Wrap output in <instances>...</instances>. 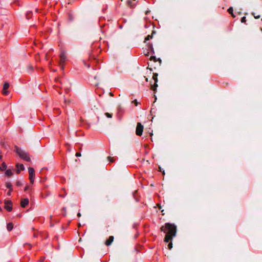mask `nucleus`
I'll return each instance as SVG.
<instances>
[{
    "mask_svg": "<svg viewBox=\"0 0 262 262\" xmlns=\"http://www.w3.org/2000/svg\"><path fill=\"white\" fill-rule=\"evenodd\" d=\"M160 231L166 233L164 241L165 243H168L176 236L177 226L174 224L167 223L164 226L161 227Z\"/></svg>",
    "mask_w": 262,
    "mask_h": 262,
    "instance_id": "obj_1",
    "label": "nucleus"
},
{
    "mask_svg": "<svg viewBox=\"0 0 262 262\" xmlns=\"http://www.w3.org/2000/svg\"><path fill=\"white\" fill-rule=\"evenodd\" d=\"M15 148L16 152L20 157V158L23 159L24 160L27 162H30L31 161L30 156L27 152L21 149L16 146L15 147Z\"/></svg>",
    "mask_w": 262,
    "mask_h": 262,
    "instance_id": "obj_2",
    "label": "nucleus"
},
{
    "mask_svg": "<svg viewBox=\"0 0 262 262\" xmlns=\"http://www.w3.org/2000/svg\"><path fill=\"white\" fill-rule=\"evenodd\" d=\"M66 59L67 58L64 52H62L60 55V61L59 62V65L62 70L64 68V62L66 61Z\"/></svg>",
    "mask_w": 262,
    "mask_h": 262,
    "instance_id": "obj_3",
    "label": "nucleus"
},
{
    "mask_svg": "<svg viewBox=\"0 0 262 262\" xmlns=\"http://www.w3.org/2000/svg\"><path fill=\"white\" fill-rule=\"evenodd\" d=\"M143 125L141 124V123H137L136 129V134L137 136H141L142 135V133L143 131Z\"/></svg>",
    "mask_w": 262,
    "mask_h": 262,
    "instance_id": "obj_4",
    "label": "nucleus"
},
{
    "mask_svg": "<svg viewBox=\"0 0 262 262\" xmlns=\"http://www.w3.org/2000/svg\"><path fill=\"white\" fill-rule=\"evenodd\" d=\"M28 172L29 174V180L31 183L32 184L34 183V180L35 177L34 169L32 167H29L28 168Z\"/></svg>",
    "mask_w": 262,
    "mask_h": 262,
    "instance_id": "obj_5",
    "label": "nucleus"
},
{
    "mask_svg": "<svg viewBox=\"0 0 262 262\" xmlns=\"http://www.w3.org/2000/svg\"><path fill=\"white\" fill-rule=\"evenodd\" d=\"M158 74L156 73L153 74L152 79L155 81V84L154 85H151L150 86V89L154 91L156 90V89L158 86L157 82H158Z\"/></svg>",
    "mask_w": 262,
    "mask_h": 262,
    "instance_id": "obj_6",
    "label": "nucleus"
},
{
    "mask_svg": "<svg viewBox=\"0 0 262 262\" xmlns=\"http://www.w3.org/2000/svg\"><path fill=\"white\" fill-rule=\"evenodd\" d=\"M4 208L9 212L12 210V203L11 201L7 200L5 201Z\"/></svg>",
    "mask_w": 262,
    "mask_h": 262,
    "instance_id": "obj_7",
    "label": "nucleus"
},
{
    "mask_svg": "<svg viewBox=\"0 0 262 262\" xmlns=\"http://www.w3.org/2000/svg\"><path fill=\"white\" fill-rule=\"evenodd\" d=\"M9 87V84L8 82H5L3 85V89L2 93L4 95H7L8 94V89Z\"/></svg>",
    "mask_w": 262,
    "mask_h": 262,
    "instance_id": "obj_8",
    "label": "nucleus"
},
{
    "mask_svg": "<svg viewBox=\"0 0 262 262\" xmlns=\"http://www.w3.org/2000/svg\"><path fill=\"white\" fill-rule=\"evenodd\" d=\"M29 204V200L28 199H23L20 202V206L23 208H25Z\"/></svg>",
    "mask_w": 262,
    "mask_h": 262,
    "instance_id": "obj_9",
    "label": "nucleus"
},
{
    "mask_svg": "<svg viewBox=\"0 0 262 262\" xmlns=\"http://www.w3.org/2000/svg\"><path fill=\"white\" fill-rule=\"evenodd\" d=\"M114 236H110L105 241V244L107 246H110L114 241Z\"/></svg>",
    "mask_w": 262,
    "mask_h": 262,
    "instance_id": "obj_10",
    "label": "nucleus"
},
{
    "mask_svg": "<svg viewBox=\"0 0 262 262\" xmlns=\"http://www.w3.org/2000/svg\"><path fill=\"white\" fill-rule=\"evenodd\" d=\"M16 167L17 168L16 172L17 173H19L21 170H23L24 169V167L23 164H17L16 165Z\"/></svg>",
    "mask_w": 262,
    "mask_h": 262,
    "instance_id": "obj_11",
    "label": "nucleus"
},
{
    "mask_svg": "<svg viewBox=\"0 0 262 262\" xmlns=\"http://www.w3.org/2000/svg\"><path fill=\"white\" fill-rule=\"evenodd\" d=\"M228 12L231 15V16L234 18L235 17V15L233 14V9L232 7H230L228 8L227 10Z\"/></svg>",
    "mask_w": 262,
    "mask_h": 262,
    "instance_id": "obj_12",
    "label": "nucleus"
},
{
    "mask_svg": "<svg viewBox=\"0 0 262 262\" xmlns=\"http://www.w3.org/2000/svg\"><path fill=\"white\" fill-rule=\"evenodd\" d=\"M13 228V225L12 223H9L7 224V228L8 231H11Z\"/></svg>",
    "mask_w": 262,
    "mask_h": 262,
    "instance_id": "obj_13",
    "label": "nucleus"
},
{
    "mask_svg": "<svg viewBox=\"0 0 262 262\" xmlns=\"http://www.w3.org/2000/svg\"><path fill=\"white\" fill-rule=\"evenodd\" d=\"M6 168H7V165H6V163L3 162L2 164V165L0 166V170L3 171V170L6 169Z\"/></svg>",
    "mask_w": 262,
    "mask_h": 262,
    "instance_id": "obj_14",
    "label": "nucleus"
},
{
    "mask_svg": "<svg viewBox=\"0 0 262 262\" xmlns=\"http://www.w3.org/2000/svg\"><path fill=\"white\" fill-rule=\"evenodd\" d=\"M148 50H149L151 53H154V48L152 47V44L149 43L148 45Z\"/></svg>",
    "mask_w": 262,
    "mask_h": 262,
    "instance_id": "obj_15",
    "label": "nucleus"
},
{
    "mask_svg": "<svg viewBox=\"0 0 262 262\" xmlns=\"http://www.w3.org/2000/svg\"><path fill=\"white\" fill-rule=\"evenodd\" d=\"M155 33V32L153 31L152 32V34L151 35H147L146 37V38H145V42L151 39L152 38V34H154Z\"/></svg>",
    "mask_w": 262,
    "mask_h": 262,
    "instance_id": "obj_16",
    "label": "nucleus"
},
{
    "mask_svg": "<svg viewBox=\"0 0 262 262\" xmlns=\"http://www.w3.org/2000/svg\"><path fill=\"white\" fill-rule=\"evenodd\" d=\"M5 174L8 177H10L12 175L13 173L10 169H8L6 171Z\"/></svg>",
    "mask_w": 262,
    "mask_h": 262,
    "instance_id": "obj_17",
    "label": "nucleus"
},
{
    "mask_svg": "<svg viewBox=\"0 0 262 262\" xmlns=\"http://www.w3.org/2000/svg\"><path fill=\"white\" fill-rule=\"evenodd\" d=\"M107 160L108 161H109L110 162H115V159L114 157H111V156H108L107 157Z\"/></svg>",
    "mask_w": 262,
    "mask_h": 262,
    "instance_id": "obj_18",
    "label": "nucleus"
},
{
    "mask_svg": "<svg viewBox=\"0 0 262 262\" xmlns=\"http://www.w3.org/2000/svg\"><path fill=\"white\" fill-rule=\"evenodd\" d=\"M6 186L7 188H9V189L12 188V184L10 182L6 183Z\"/></svg>",
    "mask_w": 262,
    "mask_h": 262,
    "instance_id": "obj_19",
    "label": "nucleus"
},
{
    "mask_svg": "<svg viewBox=\"0 0 262 262\" xmlns=\"http://www.w3.org/2000/svg\"><path fill=\"white\" fill-rule=\"evenodd\" d=\"M168 248L170 250L171 249V248H172V241H170L169 242H168Z\"/></svg>",
    "mask_w": 262,
    "mask_h": 262,
    "instance_id": "obj_20",
    "label": "nucleus"
},
{
    "mask_svg": "<svg viewBox=\"0 0 262 262\" xmlns=\"http://www.w3.org/2000/svg\"><path fill=\"white\" fill-rule=\"evenodd\" d=\"M95 59L96 55L94 54H90V59Z\"/></svg>",
    "mask_w": 262,
    "mask_h": 262,
    "instance_id": "obj_21",
    "label": "nucleus"
},
{
    "mask_svg": "<svg viewBox=\"0 0 262 262\" xmlns=\"http://www.w3.org/2000/svg\"><path fill=\"white\" fill-rule=\"evenodd\" d=\"M105 115L108 117V118H112V114H110L108 113H105Z\"/></svg>",
    "mask_w": 262,
    "mask_h": 262,
    "instance_id": "obj_22",
    "label": "nucleus"
},
{
    "mask_svg": "<svg viewBox=\"0 0 262 262\" xmlns=\"http://www.w3.org/2000/svg\"><path fill=\"white\" fill-rule=\"evenodd\" d=\"M150 60H154L155 62L157 61V59L155 56H151L150 58Z\"/></svg>",
    "mask_w": 262,
    "mask_h": 262,
    "instance_id": "obj_23",
    "label": "nucleus"
},
{
    "mask_svg": "<svg viewBox=\"0 0 262 262\" xmlns=\"http://www.w3.org/2000/svg\"><path fill=\"white\" fill-rule=\"evenodd\" d=\"M16 184L17 186H20L23 185L22 183L20 181H17Z\"/></svg>",
    "mask_w": 262,
    "mask_h": 262,
    "instance_id": "obj_24",
    "label": "nucleus"
},
{
    "mask_svg": "<svg viewBox=\"0 0 262 262\" xmlns=\"http://www.w3.org/2000/svg\"><path fill=\"white\" fill-rule=\"evenodd\" d=\"M246 17L244 16L241 19V22L242 23H246Z\"/></svg>",
    "mask_w": 262,
    "mask_h": 262,
    "instance_id": "obj_25",
    "label": "nucleus"
},
{
    "mask_svg": "<svg viewBox=\"0 0 262 262\" xmlns=\"http://www.w3.org/2000/svg\"><path fill=\"white\" fill-rule=\"evenodd\" d=\"M45 258L44 257H41L39 260V262H43L45 260Z\"/></svg>",
    "mask_w": 262,
    "mask_h": 262,
    "instance_id": "obj_26",
    "label": "nucleus"
},
{
    "mask_svg": "<svg viewBox=\"0 0 262 262\" xmlns=\"http://www.w3.org/2000/svg\"><path fill=\"white\" fill-rule=\"evenodd\" d=\"M26 17L27 19H29L30 17H31V15L29 13H28L27 14H26Z\"/></svg>",
    "mask_w": 262,
    "mask_h": 262,
    "instance_id": "obj_27",
    "label": "nucleus"
},
{
    "mask_svg": "<svg viewBox=\"0 0 262 262\" xmlns=\"http://www.w3.org/2000/svg\"><path fill=\"white\" fill-rule=\"evenodd\" d=\"M12 190H13L12 188H11L10 189H9V191L8 192V193H7L8 195H10Z\"/></svg>",
    "mask_w": 262,
    "mask_h": 262,
    "instance_id": "obj_28",
    "label": "nucleus"
},
{
    "mask_svg": "<svg viewBox=\"0 0 262 262\" xmlns=\"http://www.w3.org/2000/svg\"><path fill=\"white\" fill-rule=\"evenodd\" d=\"M133 102L135 104L136 106L138 105V102L136 99L134 100Z\"/></svg>",
    "mask_w": 262,
    "mask_h": 262,
    "instance_id": "obj_29",
    "label": "nucleus"
},
{
    "mask_svg": "<svg viewBox=\"0 0 262 262\" xmlns=\"http://www.w3.org/2000/svg\"><path fill=\"white\" fill-rule=\"evenodd\" d=\"M29 189V186L28 185H27L26 186V187H25V189H24V191H27L28 190V189Z\"/></svg>",
    "mask_w": 262,
    "mask_h": 262,
    "instance_id": "obj_30",
    "label": "nucleus"
},
{
    "mask_svg": "<svg viewBox=\"0 0 262 262\" xmlns=\"http://www.w3.org/2000/svg\"><path fill=\"white\" fill-rule=\"evenodd\" d=\"M25 245V246H28L29 247V249H31V247H32V245L30 244H26Z\"/></svg>",
    "mask_w": 262,
    "mask_h": 262,
    "instance_id": "obj_31",
    "label": "nucleus"
},
{
    "mask_svg": "<svg viewBox=\"0 0 262 262\" xmlns=\"http://www.w3.org/2000/svg\"><path fill=\"white\" fill-rule=\"evenodd\" d=\"M76 157H80L81 156V154L80 152H77L76 154Z\"/></svg>",
    "mask_w": 262,
    "mask_h": 262,
    "instance_id": "obj_32",
    "label": "nucleus"
},
{
    "mask_svg": "<svg viewBox=\"0 0 262 262\" xmlns=\"http://www.w3.org/2000/svg\"><path fill=\"white\" fill-rule=\"evenodd\" d=\"M121 110H122L121 107V106H119V107H118V113H119V112L121 111Z\"/></svg>",
    "mask_w": 262,
    "mask_h": 262,
    "instance_id": "obj_33",
    "label": "nucleus"
},
{
    "mask_svg": "<svg viewBox=\"0 0 262 262\" xmlns=\"http://www.w3.org/2000/svg\"><path fill=\"white\" fill-rule=\"evenodd\" d=\"M48 54H49V53H48L47 54H46V56L45 57V58L47 60H48Z\"/></svg>",
    "mask_w": 262,
    "mask_h": 262,
    "instance_id": "obj_34",
    "label": "nucleus"
},
{
    "mask_svg": "<svg viewBox=\"0 0 262 262\" xmlns=\"http://www.w3.org/2000/svg\"><path fill=\"white\" fill-rule=\"evenodd\" d=\"M77 216H78V217H80V216H81V213H79H79H77Z\"/></svg>",
    "mask_w": 262,
    "mask_h": 262,
    "instance_id": "obj_35",
    "label": "nucleus"
},
{
    "mask_svg": "<svg viewBox=\"0 0 262 262\" xmlns=\"http://www.w3.org/2000/svg\"><path fill=\"white\" fill-rule=\"evenodd\" d=\"M145 81L147 82L148 80V78L145 77Z\"/></svg>",
    "mask_w": 262,
    "mask_h": 262,
    "instance_id": "obj_36",
    "label": "nucleus"
},
{
    "mask_svg": "<svg viewBox=\"0 0 262 262\" xmlns=\"http://www.w3.org/2000/svg\"><path fill=\"white\" fill-rule=\"evenodd\" d=\"M127 3H128V5H129L130 4H131V2L130 1H128Z\"/></svg>",
    "mask_w": 262,
    "mask_h": 262,
    "instance_id": "obj_37",
    "label": "nucleus"
},
{
    "mask_svg": "<svg viewBox=\"0 0 262 262\" xmlns=\"http://www.w3.org/2000/svg\"><path fill=\"white\" fill-rule=\"evenodd\" d=\"M59 196H60V197H62V198H63V197H64V196H63V195H59Z\"/></svg>",
    "mask_w": 262,
    "mask_h": 262,
    "instance_id": "obj_38",
    "label": "nucleus"
},
{
    "mask_svg": "<svg viewBox=\"0 0 262 262\" xmlns=\"http://www.w3.org/2000/svg\"><path fill=\"white\" fill-rule=\"evenodd\" d=\"M255 18H259V16H256V17H255Z\"/></svg>",
    "mask_w": 262,
    "mask_h": 262,
    "instance_id": "obj_39",
    "label": "nucleus"
},
{
    "mask_svg": "<svg viewBox=\"0 0 262 262\" xmlns=\"http://www.w3.org/2000/svg\"><path fill=\"white\" fill-rule=\"evenodd\" d=\"M36 234L35 233V234H34V237H36Z\"/></svg>",
    "mask_w": 262,
    "mask_h": 262,
    "instance_id": "obj_40",
    "label": "nucleus"
},
{
    "mask_svg": "<svg viewBox=\"0 0 262 262\" xmlns=\"http://www.w3.org/2000/svg\"><path fill=\"white\" fill-rule=\"evenodd\" d=\"M158 60H159V61H160V62H161V60L160 58H159V59H158Z\"/></svg>",
    "mask_w": 262,
    "mask_h": 262,
    "instance_id": "obj_41",
    "label": "nucleus"
},
{
    "mask_svg": "<svg viewBox=\"0 0 262 262\" xmlns=\"http://www.w3.org/2000/svg\"><path fill=\"white\" fill-rule=\"evenodd\" d=\"M148 53H149V52H148V53L147 54H146V55L148 56Z\"/></svg>",
    "mask_w": 262,
    "mask_h": 262,
    "instance_id": "obj_42",
    "label": "nucleus"
},
{
    "mask_svg": "<svg viewBox=\"0 0 262 262\" xmlns=\"http://www.w3.org/2000/svg\"><path fill=\"white\" fill-rule=\"evenodd\" d=\"M0 210H1V208L0 207Z\"/></svg>",
    "mask_w": 262,
    "mask_h": 262,
    "instance_id": "obj_43",
    "label": "nucleus"
}]
</instances>
